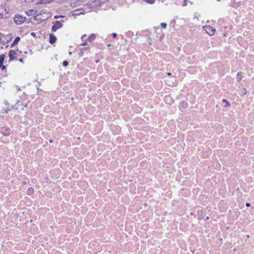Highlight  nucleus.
Masks as SVG:
<instances>
[{"label":"nucleus","instance_id":"1","mask_svg":"<svg viewBox=\"0 0 254 254\" xmlns=\"http://www.w3.org/2000/svg\"><path fill=\"white\" fill-rule=\"evenodd\" d=\"M25 17L18 15L14 17V20L16 24L20 25L25 21Z\"/></svg>","mask_w":254,"mask_h":254},{"label":"nucleus","instance_id":"2","mask_svg":"<svg viewBox=\"0 0 254 254\" xmlns=\"http://www.w3.org/2000/svg\"><path fill=\"white\" fill-rule=\"evenodd\" d=\"M53 26L52 27V31L53 32H56L58 29L61 28L63 26V24L61 21H56L53 22Z\"/></svg>","mask_w":254,"mask_h":254},{"label":"nucleus","instance_id":"3","mask_svg":"<svg viewBox=\"0 0 254 254\" xmlns=\"http://www.w3.org/2000/svg\"><path fill=\"white\" fill-rule=\"evenodd\" d=\"M205 30L206 32L210 36H212L214 35L215 29L209 26L204 27Z\"/></svg>","mask_w":254,"mask_h":254},{"label":"nucleus","instance_id":"4","mask_svg":"<svg viewBox=\"0 0 254 254\" xmlns=\"http://www.w3.org/2000/svg\"><path fill=\"white\" fill-rule=\"evenodd\" d=\"M8 56H9L10 60L12 61L16 59V56H17V53L14 50H10L9 52Z\"/></svg>","mask_w":254,"mask_h":254},{"label":"nucleus","instance_id":"5","mask_svg":"<svg viewBox=\"0 0 254 254\" xmlns=\"http://www.w3.org/2000/svg\"><path fill=\"white\" fill-rule=\"evenodd\" d=\"M6 40V37L0 33V42L1 44H5L8 42V40Z\"/></svg>","mask_w":254,"mask_h":254},{"label":"nucleus","instance_id":"6","mask_svg":"<svg viewBox=\"0 0 254 254\" xmlns=\"http://www.w3.org/2000/svg\"><path fill=\"white\" fill-rule=\"evenodd\" d=\"M37 12V11L36 9H30V10H28L26 12V13L27 16H30L34 15L36 14Z\"/></svg>","mask_w":254,"mask_h":254},{"label":"nucleus","instance_id":"7","mask_svg":"<svg viewBox=\"0 0 254 254\" xmlns=\"http://www.w3.org/2000/svg\"><path fill=\"white\" fill-rule=\"evenodd\" d=\"M164 100L168 104H172L173 102V99L169 96H166L164 97Z\"/></svg>","mask_w":254,"mask_h":254},{"label":"nucleus","instance_id":"8","mask_svg":"<svg viewBox=\"0 0 254 254\" xmlns=\"http://www.w3.org/2000/svg\"><path fill=\"white\" fill-rule=\"evenodd\" d=\"M57 39L56 37L53 34H50V41L49 42L53 44H54Z\"/></svg>","mask_w":254,"mask_h":254},{"label":"nucleus","instance_id":"9","mask_svg":"<svg viewBox=\"0 0 254 254\" xmlns=\"http://www.w3.org/2000/svg\"><path fill=\"white\" fill-rule=\"evenodd\" d=\"M11 109L9 108V107L7 106L6 107V108H3L2 110H1L0 113L2 114H5L8 113V111H9Z\"/></svg>","mask_w":254,"mask_h":254},{"label":"nucleus","instance_id":"10","mask_svg":"<svg viewBox=\"0 0 254 254\" xmlns=\"http://www.w3.org/2000/svg\"><path fill=\"white\" fill-rule=\"evenodd\" d=\"M20 38L19 37H17L15 38L13 43L11 45V47L12 48L13 46L16 45L18 42L20 41Z\"/></svg>","mask_w":254,"mask_h":254},{"label":"nucleus","instance_id":"11","mask_svg":"<svg viewBox=\"0 0 254 254\" xmlns=\"http://www.w3.org/2000/svg\"><path fill=\"white\" fill-rule=\"evenodd\" d=\"M34 190L32 188H29L27 189V193L29 195H32L34 193Z\"/></svg>","mask_w":254,"mask_h":254},{"label":"nucleus","instance_id":"12","mask_svg":"<svg viewBox=\"0 0 254 254\" xmlns=\"http://www.w3.org/2000/svg\"><path fill=\"white\" fill-rule=\"evenodd\" d=\"M188 104L185 102L181 103L180 107L182 109H185L188 107Z\"/></svg>","mask_w":254,"mask_h":254},{"label":"nucleus","instance_id":"13","mask_svg":"<svg viewBox=\"0 0 254 254\" xmlns=\"http://www.w3.org/2000/svg\"><path fill=\"white\" fill-rule=\"evenodd\" d=\"M222 102L225 103V105L223 106V107L225 108H226L230 106V104H229V102L226 99H223L222 100Z\"/></svg>","mask_w":254,"mask_h":254},{"label":"nucleus","instance_id":"14","mask_svg":"<svg viewBox=\"0 0 254 254\" xmlns=\"http://www.w3.org/2000/svg\"><path fill=\"white\" fill-rule=\"evenodd\" d=\"M96 37V35L94 34H91L88 38V41H92L93 40L95 39Z\"/></svg>","mask_w":254,"mask_h":254},{"label":"nucleus","instance_id":"15","mask_svg":"<svg viewBox=\"0 0 254 254\" xmlns=\"http://www.w3.org/2000/svg\"><path fill=\"white\" fill-rule=\"evenodd\" d=\"M5 58V56L3 54L0 55V64H3V61Z\"/></svg>","mask_w":254,"mask_h":254},{"label":"nucleus","instance_id":"16","mask_svg":"<svg viewBox=\"0 0 254 254\" xmlns=\"http://www.w3.org/2000/svg\"><path fill=\"white\" fill-rule=\"evenodd\" d=\"M53 0H41V3H43V4H45V3H49V2H51Z\"/></svg>","mask_w":254,"mask_h":254},{"label":"nucleus","instance_id":"17","mask_svg":"<svg viewBox=\"0 0 254 254\" xmlns=\"http://www.w3.org/2000/svg\"><path fill=\"white\" fill-rule=\"evenodd\" d=\"M147 3L149 4H153L155 2V0H144Z\"/></svg>","mask_w":254,"mask_h":254},{"label":"nucleus","instance_id":"18","mask_svg":"<svg viewBox=\"0 0 254 254\" xmlns=\"http://www.w3.org/2000/svg\"><path fill=\"white\" fill-rule=\"evenodd\" d=\"M78 11H79L78 9L74 10L73 12V15H78L82 13V12L79 13Z\"/></svg>","mask_w":254,"mask_h":254},{"label":"nucleus","instance_id":"19","mask_svg":"<svg viewBox=\"0 0 254 254\" xmlns=\"http://www.w3.org/2000/svg\"><path fill=\"white\" fill-rule=\"evenodd\" d=\"M64 16H63V15H55V16H54V18L55 19H57L59 18H64Z\"/></svg>","mask_w":254,"mask_h":254},{"label":"nucleus","instance_id":"20","mask_svg":"<svg viewBox=\"0 0 254 254\" xmlns=\"http://www.w3.org/2000/svg\"><path fill=\"white\" fill-rule=\"evenodd\" d=\"M68 64V62L67 61H64L63 62V65L64 66H67Z\"/></svg>","mask_w":254,"mask_h":254},{"label":"nucleus","instance_id":"21","mask_svg":"<svg viewBox=\"0 0 254 254\" xmlns=\"http://www.w3.org/2000/svg\"><path fill=\"white\" fill-rule=\"evenodd\" d=\"M237 75L239 77V80H241L242 79V74L240 72H238L237 73Z\"/></svg>","mask_w":254,"mask_h":254},{"label":"nucleus","instance_id":"22","mask_svg":"<svg viewBox=\"0 0 254 254\" xmlns=\"http://www.w3.org/2000/svg\"><path fill=\"white\" fill-rule=\"evenodd\" d=\"M161 26L163 28H165L166 27V26H167V24L165 23H161Z\"/></svg>","mask_w":254,"mask_h":254},{"label":"nucleus","instance_id":"23","mask_svg":"<svg viewBox=\"0 0 254 254\" xmlns=\"http://www.w3.org/2000/svg\"><path fill=\"white\" fill-rule=\"evenodd\" d=\"M86 35L84 34L83 35H82V36L81 37V39H82V40L83 41L85 38L86 37Z\"/></svg>","mask_w":254,"mask_h":254},{"label":"nucleus","instance_id":"24","mask_svg":"<svg viewBox=\"0 0 254 254\" xmlns=\"http://www.w3.org/2000/svg\"><path fill=\"white\" fill-rule=\"evenodd\" d=\"M117 34L116 33H113L112 34V36L113 38H116L117 37Z\"/></svg>","mask_w":254,"mask_h":254},{"label":"nucleus","instance_id":"25","mask_svg":"<svg viewBox=\"0 0 254 254\" xmlns=\"http://www.w3.org/2000/svg\"><path fill=\"white\" fill-rule=\"evenodd\" d=\"M31 35L33 37H35L36 33L35 32H32V33H31Z\"/></svg>","mask_w":254,"mask_h":254},{"label":"nucleus","instance_id":"26","mask_svg":"<svg viewBox=\"0 0 254 254\" xmlns=\"http://www.w3.org/2000/svg\"><path fill=\"white\" fill-rule=\"evenodd\" d=\"M1 69L2 70H4L6 68V66L5 65H3L2 64V66H1Z\"/></svg>","mask_w":254,"mask_h":254},{"label":"nucleus","instance_id":"27","mask_svg":"<svg viewBox=\"0 0 254 254\" xmlns=\"http://www.w3.org/2000/svg\"><path fill=\"white\" fill-rule=\"evenodd\" d=\"M14 110H18V107H15V106H12L11 107Z\"/></svg>","mask_w":254,"mask_h":254},{"label":"nucleus","instance_id":"28","mask_svg":"<svg viewBox=\"0 0 254 254\" xmlns=\"http://www.w3.org/2000/svg\"><path fill=\"white\" fill-rule=\"evenodd\" d=\"M83 53L82 52L79 53V56L82 57L83 56Z\"/></svg>","mask_w":254,"mask_h":254},{"label":"nucleus","instance_id":"29","mask_svg":"<svg viewBox=\"0 0 254 254\" xmlns=\"http://www.w3.org/2000/svg\"><path fill=\"white\" fill-rule=\"evenodd\" d=\"M246 205L247 207H249V206H250L251 204H250V203L247 202V203H246Z\"/></svg>","mask_w":254,"mask_h":254},{"label":"nucleus","instance_id":"30","mask_svg":"<svg viewBox=\"0 0 254 254\" xmlns=\"http://www.w3.org/2000/svg\"><path fill=\"white\" fill-rule=\"evenodd\" d=\"M19 61L21 63H23V60L22 59H20L19 60Z\"/></svg>","mask_w":254,"mask_h":254},{"label":"nucleus","instance_id":"31","mask_svg":"<svg viewBox=\"0 0 254 254\" xmlns=\"http://www.w3.org/2000/svg\"><path fill=\"white\" fill-rule=\"evenodd\" d=\"M243 89H244V94H246L247 90H246V89L245 88H243Z\"/></svg>","mask_w":254,"mask_h":254},{"label":"nucleus","instance_id":"32","mask_svg":"<svg viewBox=\"0 0 254 254\" xmlns=\"http://www.w3.org/2000/svg\"><path fill=\"white\" fill-rule=\"evenodd\" d=\"M243 89H244V94H246L247 90H246V89L245 88H243Z\"/></svg>","mask_w":254,"mask_h":254},{"label":"nucleus","instance_id":"33","mask_svg":"<svg viewBox=\"0 0 254 254\" xmlns=\"http://www.w3.org/2000/svg\"><path fill=\"white\" fill-rule=\"evenodd\" d=\"M185 0V2L184 3V4H183V6H186V5H187V3H186V0Z\"/></svg>","mask_w":254,"mask_h":254},{"label":"nucleus","instance_id":"34","mask_svg":"<svg viewBox=\"0 0 254 254\" xmlns=\"http://www.w3.org/2000/svg\"><path fill=\"white\" fill-rule=\"evenodd\" d=\"M81 45H82V46H85V45H86V43L84 42V43H82Z\"/></svg>","mask_w":254,"mask_h":254},{"label":"nucleus","instance_id":"35","mask_svg":"<svg viewBox=\"0 0 254 254\" xmlns=\"http://www.w3.org/2000/svg\"><path fill=\"white\" fill-rule=\"evenodd\" d=\"M167 75H168V76H170V75H171V73H170V72H168V73H167Z\"/></svg>","mask_w":254,"mask_h":254},{"label":"nucleus","instance_id":"36","mask_svg":"<svg viewBox=\"0 0 254 254\" xmlns=\"http://www.w3.org/2000/svg\"><path fill=\"white\" fill-rule=\"evenodd\" d=\"M45 180H46V182L48 183V179L47 178H46Z\"/></svg>","mask_w":254,"mask_h":254},{"label":"nucleus","instance_id":"37","mask_svg":"<svg viewBox=\"0 0 254 254\" xmlns=\"http://www.w3.org/2000/svg\"><path fill=\"white\" fill-rule=\"evenodd\" d=\"M19 101H18L17 102V105H19Z\"/></svg>","mask_w":254,"mask_h":254},{"label":"nucleus","instance_id":"38","mask_svg":"<svg viewBox=\"0 0 254 254\" xmlns=\"http://www.w3.org/2000/svg\"><path fill=\"white\" fill-rule=\"evenodd\" d=\"M5 105L7 106L8 105V104H7L6 102H5Z\"/></svg>","mask_w":254,"mask_h":254},{"label":"nucleus","instance_id":"39","mask_svg":"<svg viewBox=\"0 0 254 254\" xmlns=\"http://www.w3.org/2000/svg\"><path fill=\"white\" fill-rule=\"evenodd\" d=\"M3 133L4 135H7V133Z\"/></svg>","mask_w":254,"mask_h":254},{"label":"nucleus","instance_id":"40","mask_svg":"<svg viewBox=\"0 0 254 254\" xmlns=\"http://www.w3.org/2000/svg\"><path fill=\"white\" fill-rule=\"evenodd\" d=\"M2 64H0V68L1 67V66H2Z\"/></svg>","mask_w":254,"mask_h":254},{"label":"nucleus","instance_id":"41","mask_svg":"<svg viewBox=\"0 0 254 254\" xmlns=\"http://www.w3.org/2000/svg\"><path fill=\"white\" fill-rule=\"evenodd\" d=\"M50 142L52 143V142H53V141L52 140H50Z\"/></svg>","mask_w":254,"mask_h":254},{"label":"nucleus","instance_id":"42","mask_svg":"<svg viewBox=\"0 0 254 254\" xmlns=\"http://www.w3.org/2000/svg\"><path fill=\"white\" fill-rule=\"evenodd\" d=\"M247 237L248 238H249V235H247Z\"/></svg>","mask_w":254,"mask_h":254},{"label":"nucleus","instance_id":"43","mask_svg":"<svg viewBox=\"0 0 254 254\" xmlns=\"http://www.w3.org/2000/svg\"><path fill=\"white\" fill-rule=\"evenodd\" d=\"M208 219V217H207L205 219L207 220Z\"/></svg>","mask_w":254,"mask_h":254},{"label":"nucleus","instance_id":"44","mask_svg":"<svg viewBox=\"0 0 254 254\" xmlns=\"http://www.w3.org/2000/svg\"><path fill=\"white\" fill-rule=\"evenodd\" d=\"M19 254H23V253H19Z\"/></svg>","mask_w":254,"mask_h":254}]
</instances>
